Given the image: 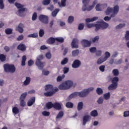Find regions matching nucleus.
<instances>
[{
	"instance_id": "c03bdc74",
	"label": "nucleus",
	"mask_w": 129,
	"mask_h": 129,
	"mask_svg": "<svg viewBox=\"0 0 129 129\" xmlns=\"http://www.w3.org/2000/svg\"><path fill=\"white\" fill-rule=\"evenodd\" d=\"M65 78V75H62V76H58L57 78V81L58 82H60L63 79Z\"/></svg>"
},
{
	"instance_id": "ea45409f",
	"label": "nucleus",
	"mask_w": 129,
	"mask_h": 129,
	"mask_svg": "<svg viewBox=\"0 0 129 129\" xmlns=\"http://www.w3.org/2000/svg\"><path fill=\"white\" fill-rule=\"evenodd\" d=\"M112 83H114L115 84H117V82H118V78L114 77L112 79L111 81Z\"/></svg>"
},
{
	"instance_id": "6e6552de",
	"label": "nucleus",
	"mask_w": 129,
	"mask_h": 129,
	"mask_svg": "<svg viewBox=\"0 0 129 129\" xmlns=\"http://www.w3.org/2000/svg\"><path fill=\"white\" fill-rule=\"evenodd\" d=\"M43 59V55H40L37 57V60L35 64L38 67L39 70H42L44 66H45V63L41 62V60Z\"/></svg>"
},
{
	"instance_id": "603ef678",
	"label": "nucleus",
	"mask_w": 129,
	"mask_h": 129,
	"mask_svg": "<svg viewBox=\"0 0 129 129\" xmlns=\"http://www.w3.org/2000/svg\"><path fill=\"white\" fill-rule=\"evenodd\" d=\"M99 69L101 72H104L105 71V66L104 65H102L99 67Z\"/></svg>"
},
{
	"instance_id": "69168bd1",
	"label": "nucleus",
	"mask_w": 129,
	"mask_h": 129,
	"mask_svg": "<svg viewBox=\"0 0 129 129\" xmlns=\"http://www.w3.org/2000/svg\"><path fill=\"white\" fill-rule=\"evenodd\" d=\"M101 53H102V51L101 50L96 51V56H101Z\"/></svg>"
},
{
	"instance_id": "f3484780",
	"label": "nucleus",
	"mask_w": 129,
	"mask_h": 129,
	"mask_svg": "<svg viewBox=\"0 0 129 129\" xmlns=\"http://www.w3.org/2000/svg\"><path fill=\"white\" fill-rule=\"evenodd\" d=\"M117 87V84H114L112 83V84L110 85L108 87L109 90H113L116 89Z\"/></svg>"
},
{
	"instance_id": "58836bf2",
	"label": "nucleus",
	"mask_w": 129,
	"mask_h": 129,
	"mask_svg": "<svg viewBox=\"0 0 129 129\" xmlns=\"http://www.w3.org/2000/svg\"><path fill=\"white\" fill-rule=\"evenodd\" d=\"M55 41H57V42H59V43H63V42H64V38H63V37L55 38Z\"/></svg>"
},
{
	"instance_id": "3c124183",
	"label": "nucleus",
	"mask_w": 129,
	"mask_h": 129,
	"mask_svg": "<svg viewBox=\"0 0 129 129\" xmlns=\"http://www.w3.org/2000/svg\"><path fill=\"white\" fill-rule=\"evenodd\" d=\"M12 32H13V30H12L11 29H10V28H8L5 30V33L7 35H10V34H12Z\"/></svg>"
},
{
	"instance_id": "c85d7f7f",
	"label": "nucleus",
	"mask_w": 129,
	"mask_h": 129,
	"mask_svg": "<svg viewBox=\"0 0 129 129\" xmlns=\"http://www.w3.org/2000/svg\"><path fill=\"white\" fill-rule=\"evenodd\" d=\"M46 106L48 109L52 108V107H54V104L52 103L51 102H49L46 103Z\"/></svg>"
},
{
	"instance_id": "864d4df0",
	"label": "nucleus",
	"mask_w": 129,
	"mask_h": 129,
	"mask_svg": "<svg viewBox=\"0 0 129 129\" xmlns=\"http://www.w3.org/2000/svg\"><path fill=\"white\" fill-rule=\"evenodd\" d=\"M74 21V17L73 16H70L68 18V23L71 24Z\"/></svg>"
},
{
	"instance_id": "b1692460",
	"label": "nucleus",
	"mask_w": 129,
	"mask_h": 129,
	"mask_svg": "<svg viewBox=\"0 0 129 129\" xmlns=\"http://www.w3.org/2000/svg\"><path fill=\"white\" fill-rule=\"evenodd\" d=\"M58 4L60 8H63L66 6V0H61V3L58 2Z\"/></svg>"
},
{
	"instance_id": "4468645a",
	"label": "nucleus",
	"mask_w": 129,
	"mask_h": 129,
	"mask_svg": "<svg viewBox=\"0 0 129 129\" xmlns=\"http://www.w3.org/2000/svg\"><path fill=\"white\" fill-rule=\"evenodd\" d=\"M90 119V116L87 115L84 116L83 118V125H85V124H86V122L89 121Z\"/></svg>"
},
{
	"instance_id": "393cba45",
	"label": "nucleus",
	"mask_w": 129,
	"mask_h": 129,
	"mask_svg": "<svg viewBox=\"0 0 129 129\" xmlns=\"http://www.w3.org/2000/svg\"><path fill=\"white\" fill-rule=\"evenodd\" d=\"M31 82V78L30 77H27L26 78L25 81L24 82V85H28Z\"/></svg>"
},
{
	"instance_id": "13d9d810",
	"label": "nucleus",
	"mask_w": 129,
	"mask_h": 129,
	"mask_svg": "<svg viewBox=\"0 0 129 129\" xmlns=\"http://www.w3.org/2000/svg\"><path fill=\"white\" fill-rule=\"evenodd\" d=\"M125 26L124 24H120L116 27V29H121V28H123Z\"/></svg>"
},
{
	"instance_id": "5fc2aeb1",
	"label": "nucleus",
	"mask_w": 129,
	"mask_h": 129,
	"mask_svg": "<svg viewBox=\"0 0 129 129\" xmlns=\"http://www.w3.org/2000/svg\"><path fill=\"white\" fill-rule=\"evenodd\" d=\"M42 114L44 116H49L50 115V112H48L47 111H44L42 112Z\"/></svg>"
},
{
	"instance_id": "774afa93",
	"label": "nucleus",
	"mask_w": 129,
	"mask_h": 129,
	"mask_svg": "<svg viewBox=\"0 0 129 129\" xmlns=\"http://www.w3.org/2000/svg\"><path fill=\"white\" fill-rule=\"evenodd\" d=\"M123 116H124V117H127L128 116H129V111H126L124 112Z\"/></svg>"
},
{
	"instance_id": "2eb2a0df",
	"label": "nucleus",
	"mask_w": 129,
	"mask_h": 129,
	"mask_svg": "<svg viewBox=\"0 0 129 129\" xmlns=\"http://www.w3.org/2000/svg\"><path fill=\"white\" fill-rule=\"evenodd\" d=\"M24 24L20 23L19 26L16 27L17 31H18L19 33H23L24 32Z\"/></svg>"
},
{
	"instance_id": "c9c22d12",
	"label": "nucleus",
	"mask_w": 129,
	"mask_h": 129,
	"mask_svg": "<svg viewBox=\"0 0 129 129\" xmlns=\"http://www.w3.org/2000/svg\"><path fill=\"white\" fill-rule=\"evenodd\" d=\"M27 94H28L27 93V92L23 93L20 96V100H24V99H25V98H26V96H27Z\"/></svg>"
},
{
	"instance_id": "6ab92c4d",
	"label": "nucleus",
	"mask_w": 129,
	"mask_h": 129,
	"mask_svg": "<svg viewBox=\"0 0 129 129\" xmlns=\"http://www.w3.org/2000/svg\"><path fill=\"white\" fill-rule=\"evenodd\" d=\"M53 86L52 85H46L45 86V91H53Z\"/></svg>"
},
{
	"instance_id": "f8f14e48",
	"label": "nucleus",
	"mask_w": 129,
	"mask_h": 129,
	"mask_svg": "<svg viewBox=\"0 0 129 129\" xmlns=\"http://www.w3.org/2000/svg\"><path fill=\"white\" fill-rule=\"evenodd\" d=\"M78 39H74L71 44L72 48H75L76 49H77V48H78Z\"/></svg>"
},
{
	"instance_id": "7c9ffc66",
	"label": "nucleus",
	"mask_w": 129,
	"mask_h": 129,
	"mask_svg": "<svg viewBox=\"0 0 129 129\" xmlns=\"http://www.w3.org/2000/svg\"><path fill=\"white\" fill-rule=\"evenodd\" d=\"M12 111L14 114H18L19 113L20 110H19V108L17 107H14L12 109Z\"/></svg>"
},
{
	"instance_id": "39448f33",
	"label": "nucleus",
	"mask_w": 129,
	"mask_h": 129,
	"mask_svg": "<svg viewBox=\"0 0 129 129\" xmlns=\"http://www.w3.org/2000/svg\"><path fill=\"white\" fill-rule=\"evenodd\" d=\"M15 5V6L17 8V9H19L18 14V16H19L20 17H24L25 16V12L27 11V9L23 8L24 6L19 3H16Z\"/></svg>"
},
{
	"instance_id": "f704fd0d",
	"label": "nucleus",
	"mask_w": 129,
	"mask_h": 129,
	"mask_svg": "<svg viewBox=\"0 0 129 129\" xmlns=\"http://www.w3.org/2000/svg\"><path fill=\"white\" fill-rule=\"evenodd\" d=\"M59 11L60 10H59V9H56L53 12H52V17H56L57 16V14L59 13Z\"/></svg>"
},
{
	"instance_id": "a19ab883",
	"label": "nucleus",
	"mask_w": 129,
	"mask_h": 129,
	"mask_svg": "<svg viewBox=\"0 0 129 129\" xmlns=\"http://www.w3.org/2000/svg\"><path fill=\"white\" fill-rule=\"evenodd\" d=\"M63 115H64V113L62 111H60L56 116V118H61V117H62Z\"/></svg>"
},
{
	"instance_id": "09e8293b",
	"label": "nucleus",
	"mask_w": 129,
	"mask_h": 129,
	"mask_svg": "<svg viewBox=\"0 0 129 129\" xmlns=\"http://www.w3.org/2000/svg\"><path fill=\"white\" fill-rule=\"evenodd\" d=\"M0 60L2 62H5L6 61V55L0 54Z\"/></svg>"
},
{
	"instance_id": "1a4fd4ad",
	"label": "nucleus",
	"mask_w": 129,
	"mask_h": 129,
	"mask_svg": "<svg viewBox=\"0 0 129 129\" xmlns=\"http://www.w3.org/2000/svg\"><path fill=\"white\" fill-rule=\"evenodd\" d=\"M39 21L43 23V24H48L49 23V19L48 18V16L45 15H40L39 16Z\"/></svg>"
},
{
	"instance_id": "e433bc0d",
	"label": "nucleus",
	"mask_w": 129,
	"mask_h": 129,
	"mask_svg": "<svg viewBox=\"0 0 129 129\" xmlns=\"http://www.w3.org/2000/svg\"><path fill=\"white\" fill-rule=\"evenodd\" d=\"M112 73L114 76H118V74H119V72H118V70L114 69L112 71Z\"/></svg>"
},
{
	"instance_id": "473e14b6",
	"label": "nucleus",
	"mask_w": 129,
	"mask_h": 129,
	"mask_svg": "<svg viewBox=\"0 0 129 129\" xmlns=\"http://www.w3.org/2000/svg\"><path fill=\"white\" fill-rule=\"evenodd\" d=\"M55 93V92L53 91H49V92H47L46 93H44V95L45 96H52V95H53V94H54Z\"/></svg>"
},
{
	"instance_id": "bb28decb",
	"label": "nucleus",
	"mask_w": 129,
	"mask_h": 129,
	"mask_svg": "<svg viewBox=\"0 0 129 129\" xmlns=\"http://www.w3.org/2000/svg\"><path fill=\"white\" fill-rule=\"evenodd\" d=\"M103 97H104V99H105V100H108V99H109V98H110V93L108 92L106 94H104L103 95Z\"/></svg>"
},
{
	"instance_id": "aec40b11",
	"label": "nucleus",
	"mask_w": 129,
	"mask_h": 129,
	"mask_svg": "<svg viewBox=\"0 0 129 129\" xmlns=\"http://www.w3.org/2000/svg\"><path fill=\"white\" fill-rule=\"evenodd\" d=\"M35 97H32L30 100H29V101L27 103V105L28 106H32V104H34L35 103Z\"/></svg>"
},
{
	"instance_id": "20e7f679",
	"label": "nucleus",
	"mask_w": 129,
	"mask_h": 129,
	"mask_svg": "<svg viewBox=\"0 0 129 129\" xmlns=\"http://www.w3.org/2000/svg\"><path fill=\"white\" fill-rule=\"evenodd\" d=\"M90 0H83V4L84 5L83 7V12H85V11H88V12L91 11L93 8H94V6L97 4V1H94L93 4L92 6H90L88 8H87V5L89 4V2Z\"/></svg>"
},
{
	"instance_id": "423d86ee",
	"label": "nucleus",
	"mask_w": 129,
	"mask_h": 129,
	"mask_svg": "<svg viewBox=\"0 0 129 129\" xmlns=\"http://www.w3.org/2000/svg\"><path fill=\"white\" fill-rule=\"evenodd\" d=\"M4 68L5 72H10V73H14V72L16 71V67L14 64L6 63L4 65Z\"/></svg>"
},
{
	"instance_id": "c756f323",
	"label": "nucleus",
	"mask_w": 129,
	"mask_h": 129,
	"mask_svg": "<svg viewBox=\"0 0 129 129\" xmlns=\"http://www.w3.org/2000/svg\"><path fill=\"white\" fill-rule=\"evenodd\" d=\"M105 56L103 57L104 59L106 61L109 57H110V53L108 51H106L104 53Z\"/></svg>"
},
{
	"instance_id": "49530a36",
	"label": "nucleus",
	"mask_w": 129,
	"mask_h": 129,
	"mask_svg": "<svg viewBox=\"0 0 129 129\" xmlns=\"http://www.w3.org/2000/svg\"><path fill=\"white\" fill-rule=\"evenodd\" d=\"M66 106L68 107V108H72V107H73V103L69 102L66 103Z\"/></svg>"
},
{
	"instance_id": "680f3d73",
	"label": "nucleus",
	"mask_w": 129,
	"mask_h": 129,
	"mask_svg": "<svg viewBox=\"0 0 129 129\" xmlns=\"http://www.w3.org/2000/svg\"><path fill=\"white\" fill-rule=\"evenodd\" d=\"M20 105L21 106H23L24 107V106H26V102H25V100H20Z\"/></svg>"
},
{
	"instance_id": "f03ea898",
	"label": "nucleus",
	"mask_w": 129,
	"mask_h": 129,
	"mask_svg": "<svg viewBox=\"0 0 129 129\" xmlns=\"http://www.w3.org/2000/svg\"><path fill=\"white\" fill-rule=\"evenodd\" d=\"M118 11H119V7L118 6H116L114 7L113 9L112 8L108 7L106 11H105V14L107 15V16H108L110 15V14H112L111 15V18H114L116 15H117V13H118Z\"/></svg>"
},
{
	"instance_id": "37998d69",
	"label": "nucleus",
	"mask_w": 129,
	"mask_h": 129,
	"mask_svg": "<svg viewBox=\"0 0 129 129\" xmlns=\"http://www.w3.org/2000/svg\"><path fill=\"white\" fill-rule=\"evenodd\" d=\"M68 62V58H67V57H66L61 61V64L65 65V64H67Z\"/></svg>"
},
{
	"instance_id": "7ed1b4c3",
	"label": "nucleus",
	"mask_w": 129,
	"mask_h": 129,
	"mask_svg": "<svg viewBox=\"0 0 129 129\" xmlns=\"http://www.w3.org/2000/svg\"><path fill=\"white\" fill-rule=\"evenodd\" d=\"M73 82L72 81L68 80L62 83L58 86L59 89L60 90H67L72 87Z\"/></svg>"
},
{
	"instance_id": "4be33fe9",
	"label": "nucleus",
	"mask_w": 129,
	"mask_h": 129,
	"mask_svg": "<svg viewBox=\"0 0 129 129\" xmlns=\"http://www.w3.org/2000/svg\"><path fill=\"white\" fill-rule=\"evenodd\" d=\"M98 19V17H93L92 18H87L86 19V23H90L91 22H94V21H96Z\"/></svg>"
},
{
	"instance_id": "9b49d317",
	"label": "nucleus",
	"mask_w": 129,
	"mask_h": 129,
	"mask_svg": "<svg viewBox=\"0 0 129 129\" xmlns=\"http://www.w3.org/2000/svg\"><path fill=\"white\" fill-rule=\"evenodd\" d=\"M81 65V62L78 59L74 61L72 64L73 68H78Z\"/></svg>"
},
{
	"instance_id": "a878e982",
	"label": "nucleus",
	"mask_w": 129,
	"mask_h": 129,
	"mask_svg": "<svg viewBox=\"0 0 129 129\" xmlns=\"http://www.w3.org/2000/svg\"><path fill=\"white\" fill-rule=\"evenodd\" d=\"M91 115L92 116H93L94 117H96V116H97L98 115V112H97V110H94L91 112Z\"/></svg>"
},
{
	"instance_id": "338daca9",
	"label": "nucleus",
	"mask_w": 129,
	"mask_h": 129,
	"mask_svg": "<svg viewBox=\"0 0 129 129\" xmlns=\"http://www.w3.org/2000/svg\"><path fill=\"white\" fill-rule=\"evenodd\" d=\"M50 72L48 71H42V74H44L45 76L49 75Z\"/></svg>"
},
{
	"instance_id": "0eeeda50",
	"label": "nucleus",
	"mask_w": 129,
	"mask_h": 129,
	"mask_svg": "<svg viewBox=\"0 0 129 129\" xmlns=\"http://www.w3.org/2000/svg\"><path fill=\"white\" fill-rule=\"evenodd\" d=\"M108 27V24L105 23L104 21H102L101 22H97L95 25L96 31H98L100 28H102L103 30L106 29Z\"/></svg>"
},
{
	"instance_id": "ddd939ff",
	"label": "nucleus",
	"mask_w": 129,
	"mask_h": 129,
	"mask_svg": "<svg viewBox=\"0 0 129 129\" xmlns=\"http://www.w3.org/2000/svg\"><path fill=\"white\" fill-rule=\"evenodd\" d=\"M81 44L83 45V46H84V47H89L91 44V42L87 40L83 39L81 41Z\"/></svg>"
},
{
	"instance_id": "bf43d9fd",
	"label": "nucleus",
	"mask_w": 129,
	"mask_h": 129,
	"mask_svg": "<svg viewBox=\"0 0 129 129\" xmlns=\"http://www.w3.org/2000/svg\"><path fill=\"white\" fill-rule=\"evenodd\" d=\"M37 19V13L34 12L32 18V21H36Z\"/></svg>"
},
{
	"instance_id": "8fccbe9b",
	"label": "nucleus",
	"mask_w": 129,
	"mask_h": 129,
	"mask_svg": "<svg viewBox=\"0 0 129 129\" xmlns=\"http://www.w3.org/2000/svg\"><path fill=\"white\" fill-rule=\"evenodd\" d=\"M37 37H38V33H33L28 35V38H37Z\"/></svg>"
},
{
	"instance_id": "5701e85b",
	"label": "nucleus",
	"mask_w": 129,
	"mask_h": 129,
	"mask_svg": "<svg viewBox=\"0 0 129 129\" xmlns=\"http://www.w3.org/2000/svg\"><path fill=\"white\" fill-rule=\"evenodd\" d=\"M18 49L21 51H25L26 50V45L24 44H21L18 45Z\"/></svg>"
},
{
	"instance_id": "052dcab7",
	"label": "nucleus",
	"mask_w": 129,
	"mask_h": 129,
	"mask_svg": "<svg viewBox=\"0 0 129 129\" xmlns=\"http://www.w3.org/2000/svg\"><path fill=\"white\" fill-rule=\"evenodd\" d=\"M90 52L91 53H95L96 52V47H91L90 48Z\"/></svg>"
},
{
	"instance_id": "a18cd8bd",
	"label": "nucleus",
	"mask_w": 129,
	"mask_h": 129,
	"mask_svg": "<svg viewBox=\"0 0 129 129\" xmlns=\"http://www.w3.org/2000/svg\"><path fill=\"white\" fill-rule=\"evenodd\" d=\"M50 3H51V0H43L42 4L44 6H48L50 4Z\"/></svg>"
},
{
	"instance_id": "412c9836",
	"label": "nucleus",
	"mask_w": 129,
	"mask_h": 129,
	"mask_svg": "<svg viewBox=\"0 0 129 129\" xmlns=\"http://www.w3.org/2000/svg\"><path fill=\"white\" fill-rule=\"evenodd\" d=\"M106 61L104 57H100L97 60V64L98 65H100V64H102L104 62H105Z\"/></svg>"
},
{
	"instance_id": "a211bd4d",
	"label": "nucleus",
	"mask_w": 129,
	"mask_h": 129,
	"mask_svg": "<svg viewBox=\"0 0 129 129\" xmlns=\"http://www.w3.org/2000/svg\"><path fill=\"white\" fill-rule=\"evenodd\" d=\"M61 104L60 103L56 102L53 104L54 108H55V109H57V110H60V109H61Z\"/></svg>"
},
{
	"instance_id": "2f4dec72",
	"label": "nucleus",
	"mask_w": 129,
	"mask_h": 129,
	"mask_svg": "<svg viewBox=\"0 0 129 129\" xmlns=\"http://www.w3.org/2000/svg\"><path fill=\"white\" fill-rule=\"evenodd\" d=\"M83 108V102H80L78 104V110H81Z\"/></svg>"
},
{
	"instance_id": "cd10ccee",
	"label": "nucleus",
	"mask_w": 129,
	"mask_h": 129,
	"mask_svg": "<svg viewBox=\"0 0 129 129\" xmlns=\"http://www.w3.org/2000/svg\"><path fill=\"white\" fill-rule=\"evenodd\" d=\"M72 54L73 57H76V56H78V55L79 54V50L77 49L73 50L72 52Z\"/></svg>"
},
{
	"instance_id": "72a5a7b5",
	"label": "nucleus",
	"mask_w": 129,
	"mask_h": 129,
	"mask_svg": "<svg viewBox=\"0 0 129 129\" xmlns=\"http://www.w3.org/2000/svg\"><path fill=\"white\" fill-rule=\"evenodd\" d=\"M26 60H27V57H26V55H24L22 57V60L21 65L22 66H25L26 65Z\"/></svg>"
},
{
	"instance_id": "de8ad7c7",
	"label": "nucleus",
	"mask_w": 129,
	"mask_h": 129,
	"mask_svg": "<svg viewBox=\"0 0 129 129\" xmlns=\"http://www.w3.org/2000/svg\"><path fill=\"white\" fill-rule=\"evenodd\" d=\"M5 9V4H4V1L0 0V9L4 10Z\"/></svg>"
},
{
	"instance_id": "dca6fc26",
	"label": "nucleus",
	"mask_w": 129,
	"mask_h": 129,
	"mask_svg": "<svg viewBox=\"0 0 129 129\" xmlns=\"http://www.w3.org/2000/svg\"><path fill=\"white\" fill-rule=\"evenodd\" d=\"M55 41H56V38L50 37L48 39H47V44L52 45V44H54V43H55Z\"/></svg>"
},
{
	"instance_id": "6e6d98bb",
	"label": "nucleus",
	"mask_w": 129,
	"mask_h": 129,
	"mask_svg": "<svg viewBox=\"0 0 129 129\" xmlns=\"http://www.w3.org/2000/svg\"><path fill=\"white\" fill-rule=\"evenodd\" d=\"M45 34V32L44 31V29H40L39 32V37H43L44 34Z\"/></svg>"
},
{
	"instance_id": "f257e3e1",
	"label": "nucleus",
	"mask_w": 129,
	"mask_h": 129,
	"mask_svg": "<svg viewBox=\"0 0 129 129\" xmlns=\"http://www.w3.org/2000/svg\"><path fill=\"white\" fill-rule=\"evenodd\" d=\"M93 89H94L93 87H91L87 89H84L80 92H77L73 93L69 96L68 99L70 100V99H72V98L74 97H77V96L85 97V96H86L90 91H92Z\"/></svg>"
},
{
	"instance_id": "9d476101",
	"label": "nucleus",
	"mask_w": 129,
	"mask_h": 129,
	"mask_svg": "<svg viewBox=\"0 0 129 129\" xmlns=\"http://www.w3.org/2000/svg\"><path fill=\"white\" fill-rule=\"evenodd\" d=\"M105 8H107V4H98L96 6V10L98 12H100V11H102V10H103V9H105Z\"/></svg>"
},
{
	"instance_id": "0e129e2a",
	"label": "nucleus",
	"mask_w": 129,
	"mask_h": 129,
	"mask_svg": "<svg viewBox=\"0 0 129 129\" xmlns=\"http://www.w3.org/2000/svg\"><path fill=\"white\" fill-rule=\"evenodd\" d=\"M78 29H79V30H83V29H84V24H80L79 25Z\"/></svg>"
},
{
	"instance_id": "e2e57ef3",
	"label": "nucleus",
	"mask_w": 129,
	"mask_h": 129,
	"mask_svg": "<svg viewBox=\"0 0 129 129\" xmlns=\"http://www.w3.org/2000/svg\"><path fill=\"white\" fill-rule=\"evenodd\" d=\"M125 40H129V31H126V34L125 35Z\"/></svg>"
},
{
	"instance_id": "4d7b16f0",
	"label": "nucleus",
	"mask_w": 129,
	"mask_h": 129,
	"mask_svg": "<svg viewBox=\"0 0 129 129\" xmlns=\"http://www.w3.org/2000/svg\"><path fill=\"white\" fill-rule=\"evenodd\" d=\"M45 57L47 59H50L52 58V54H51V53L50 52H47L45 54Z\"/></svg>"
},
{
	"instance_id": "4c0bfd02",
	"label": "nucleus",
	"mask_w": 129,
	"mask_h": 129,
	"mask_svg": "<svg viewBox=\"0 0 129 129\" xmlns=\"http://www.w3.org/2000/svg\"><path fill=\"white\" fill-rule=\"evenodd\" d=\"M96 92L99 95H100V94H102L103 93V90H102V89L98 88L96 90Z\"/></svg>"
},
{
	"instance_id": "79ce46f5",
	"label": "nucleus",
	"mask_w": 129,
	"mask_h": 129,
	"mask_svg": "<svg viewBox=\"0 0 129 129\" xmlns=\"http://www.w3.org/2000/svg\"><path fill=\"white\" fill-rule=\"evenodd\" d=\"M103 97H101L97 100V102L98 104H102V103H103Z\"/></svg>"
}]
</instances>
